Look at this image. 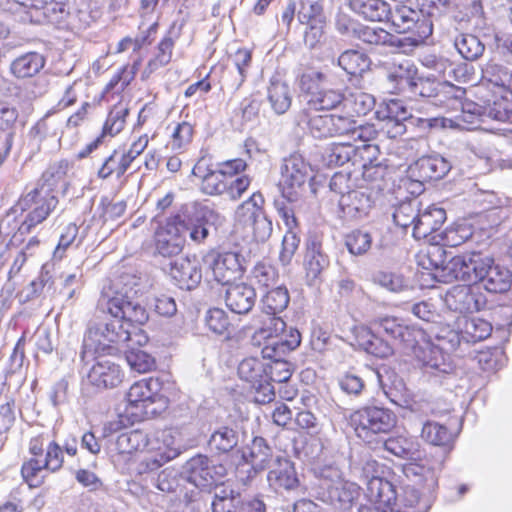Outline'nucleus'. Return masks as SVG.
Returning a JSON list of instances; mask_svg holds the SVG:
<instances>
[{"label":"nucleus","mask_w":512,"mask_h":512,"mask_svg":"<svg viewBox=\"0 0 512 512\" xmlns=\"http://www.w3.org/2000/svg\"><path fill=\"white\" fill-rule=\"evenodd\" d=\"M138 278L122 274L103 287L97 308L108 313L112 319L106 322H91L84 336L83 345L88 351L109 353L125 350L130 368L138 373H147L155 366V360L145 351L136 348L147 343L148 338L138 325L148 320L146 309L136 300L139 293Z\"/></svg>","instance_id":"f257e3e1"},{"label":"nucleus","mask_w":512,"mask_h":512,"mask_svg":"<svg viewBox=\"0 0 512 512\" xmlns=\"http://www.w3.org/2000/svg\"><path fill=\"white\" fill-rule=\"evenodd\" d=\"M434 342L427 338L423 331V336L418 338L414 347V354L417 360L423 365L427 373L432 375L450 374L453 369V363L450 355L444 350H455L460 344V336L457 331L450 330L446 334H439Z\"/></svg>","instance_id":"f03ea898"},{"label":"nucleus","mask_w":512,"mask_h":512,"mask_svg":"<svg viewBox=\"0 0 512 512\" xmlns=\"http://www.w3.org/2000/svg\"><path fill=\"white\" fill-rule=\"evenodd\" d=\"M313 495L338 511L352 509L360 497L361 488L355 482L345 480L336 469H326L313 485Z\"/></svg>","instance_id":"7ed1b4c3"},{"label":"nucleus","mask_w":512,"mask_h":512,"mask_svg":"<svg viewBox=\"0 0 512 512\" xmlns=\"http://www.w3.org/2000/svg\"><path fill=\"white\" fill-rule=\"evenodd\" d=\"M385 22H389L396 33L409 34L400 37L404 53L413 51L432 34V20L426 18L422 11L412 9L403 3L396 4L394 8L390 6L389 16Z\"/></svg>","instance_id":"20e7f679"},{"label":"nucleus","mask_w":512,"mask_h":512,"mask_svg":"<svg viewBox=\"0 0 512 512\" xmlns=\"http://www.w3.org/2000/svg\"><path fill=\"white\" fill-rule=\"evenodd\" d=\"M350 174L335 173L329 182L330 190L340 195L338 200L343 217L354 221L366 215L370 208V199L363 192L355 190Z\"/></svg>","instance_id":"39448f33"},{"label":"nucleus","mask_w":512,"mask_h":512,"mask_svg":"<svg viewBox=\"0 0 512 512\" xmlns=\"http://www.w3.org/2000/svg\"><path fill=\"white\" fill-rule=\"evenodd\" d=\"M350 420L361 438L388 433L397 423L396 415L391 410L378 406L363 407L353 412Z\"/></svg>","instance_id":"423d86ee"},{"label":"nucleus","mask_w":512,"mask_h":512,"mask_svg":"<svg viewBox=\"0 0 512 512\" xmlns=\"http://www.w3.org/2000/svg\"><path fill=\"white\" fill-rule=\"evenodd\" d=\"M309 179H312L311 167L301 155L292 154L283 160L279 187L284 199L298 197Z\"/></svg>","instance_id":"0eeeda50"},{"label":"nucleus","mask_w":512,"mask_h":512,"mask_svg":"<svg viewBox=\"0 0 512 512\" xmlns=\"http://www.w3.org/2000/svg\"><path fill=\"white\" fill-rule=\"evenodd\" d=\"M238 375L256 391V401L267 403L273 400L274 387L269 383L268 363L257 357L243 359L238 365Z\"/></svg>","instance_id":"6e6552de"},{"label":"nucleus","mask_w":512,"mask_h":512,"mask_svg":"<svg viewBox=\"0 0 512 512\" xmlns=\"http://www.w3.org/2000/svg\"><path fill=\"white\" fill-rule=\"evenodd\" d=\"M226 467L209 458L198 454L190 458L183 466L186 480L198 488L212 486L226 475Z\"/></svg>","instance_id":"1a4fd4ad"},{"label":"nucleus","mask_w":512,"mask_h":512,"mask_svg":"<svg viewBox=\"0 0 512 512\" xmlns=\"http://www.w3.org/2000/svg\"><path fill=\"white\" fill-rule=\"evenodd\" d=\"M443 301L449 310L460 314L479 312L487 304L481 287L475 284L452 286L445 293Z\"/></svg>","instance_id":"9d476101"},{"label":"nucleus","mask_w":512,"mask_h":512,"mask_svg":"<svg viewBox=\"0 0 512 512\" xmlns=\"http://www.w3.org/2000/svg\"><path fill=\"white\" fill-rule=\"evenodd\" d=\"M242 258L237 252L211 250L203 256L204 266L212 272L214 279L224 285L241 277Z\"/></svg>","instance_id":"9b49d317"},{"label":"nucleus","mask_w":512,"mask_h":512,"mask_svg":"<svg viewBox=\"0 0 512 512\" xmlns=\"http://www.w3.org/2000/svg\"><path fill=\"white\" fill-rule=\"evenodd\" d=\"M178 433L173 429H165L149 437L148 451L154 455L146 458L148 470H156L165 463L173 460L181 453V446L177 439Z\"/></svg>","instance_id":"f8f14e48"},{"label":"nucleus","mask_w":512,"mask_h":512,"mask_svg":"<svg viewBox=\"0 0 512 512\" xmlns=\"http://www.w3.org/2000/svg\"><path fill=\"white\" fill-rule=\"evenodd\" d=\"M62 464V449L56 442L51 441L46 445L44 459L31 458L23 464L21 473L30 487H38L43 482V477L39 475L43 470L56 472L62 467Z\"/></svg>","instance_id":"ddd939ff"},{"label":"nucleus","mask_w":512,"mask_h":512,"mask_svg":"<svg viewBox=\"0 0 512 512\" xmlns=\"http://www.w3.org/2000/svg\"><path fill=\"white\" fill-rule=\"evenodd\" d=\"M487 255L478 252L453 257L441 272L448 271L451 276L460 281L478 285L485 269Z\"/></svg>","instance_id":"4468645a"},{"label":"nucleus","mask_w":512,"mask_h":512,"mask_svg":"<svg viewBox=\"0 0 512 512\" xmlns=\"http://www.w3.org/2000/svg\"><path fill=\"white\" fill-rule=\"evenodd\" d=\"M377 331L390 337L394 344L403 348L414 347L419 337L423 336V330L408 326L402 320L394 316H383L373 321Z\"/></svg>","instance_id":"2eb2a0df"},{"label":"nucleus","mask_w":512,"mask_h":512,"mask_svg":"<svg viewBox=\"0 0 512 512\" xmlns=\"http://www.w3.org/2000/svg\"><path fill=\"white\" fill-rule=\"evenodd\" d=\"M69 170L70 163L67 160H60L51 164L42 174L43 184L41 186V191L46 187V193H49L57 189L59 186L64 188L65 191L67 188L65 178ZM39 195L40 190L37 187L34 188L19 200L15 206V210L17 211L20 209L21 211H24Z\"/></svg>","instance_id":"dca6fc26"},{"label":"nucleus","mask_w":512,"mask_h":512,"mask_svg":"<svg viewBox=\"0 0 512 512\" xmlns=\"http://www.w3.org/2000/svg\"><path fill=\"white\" fill-rule=\"evenodd\" d=\"M365 495L368 501L375 505V508L372 509L369 506L362 505L359 507L358 512H384L397 498L393 484L378 476H372L367 481Z\"/></svg>","instance_id":"f3484780"},{"label":"nucleus","mask_w":512,"mask_h":512,"mask_svg":"<svg viewBox=\"0 0 512 512\" xmlns=\"http://www.w3.org/2000/svg\"><path fill=\"white\" fill-rule=\"evenodd\" d=\"M161 382L158 378H148L135 382L127 393V401L134 407H142L145 414H155L156 409L149 406L161 400Z\"/></svg>","instance_id":"a211bd4d"},{"label":"nucleus","mask_w":512,"mask_h":512,"mask_svg":"<svg viewBox=\"0 0 512 512\" xmlns=\"http://www.w3.org/2000/svg\"><path fill=\"white\" fill-rule=\"evenodd\" d=\"M439 471L440 465L429 461L410 462L403 466V473L413 486L422 487L428 493L437 487Z\"/></svg>","instance_id":"6ab92c4d"},{"label":"nucleus","mask_w":512,"mask_h":512,"mask_svg":"<svg viewBox=\"0 0 512 512\" xmlns=\"http://www.w3.org/2000/svg\"><path fill=\"white\" fill-rule=\"evenodd\" d=\"M122 378L120 366L106 358L98 359L87 374V381L98 389L116 387Z\"/></svg>","instance_id":"aec40b11"},{"label":"nucleus","mask_w":512,"mask_h":512,"mask_svg":"<svg viewBox=\"0 0 512 512\" xmlns=\"http://www.w3.org/2000/svg\"><path fill=\"white\" fill-rule=\"evenodd\" d=\"M317 208L316 203H309L305 200L298 201V197L293 200L284 199L275 202V209L284 224L310 221L317 212Z\"/></svg>","instance_id":"412c9836"},{"label":"nucleus","mask_w":512,"mask_h":512,"mask_svg":"<svg viewBox=\"0 0 512 512\" xmlns=\"http://www.w3.org/2000/svg\"><path fill=\"white\" fill-rule=\"evenodd\" d=\"M285 327L286 324L281 317L261 311L251 320V328L254 329L253 345L261 346L263 341L279 337Z\"/></svg>","instance_id":"4be33fe9"},{"label":"nucleus","mask_w":512,"mask_h":512,"mask_svg":"<svg viewBox=\"0 0 512 512\" xmlns=\"http://www.w3.org/2000/svg\"><path fill=\"white\" fill-rule=\"evenodd\" d=\"M486 265L479 282L483 287L493 293H503L510 289L512 285V272L501 265L495 264L494 259L486 256Z\"/></svg>","instance_id":"5701e85b"},{"label":"nucleus","mask_w":512,"mask_h":512,"mask_svg":"<svg viewBox=\"0 0 512 512\" xmlns=\"http://www.w3.org/2000/svg\"><path fill=\"white\" fill-rule=\"evenodd\" d=\"M129 114V109L127 105L118 103L113 106L110 110L106 122L103 126L102 135L97 137L94 141L89 143L83 150L78 153L79 158H85L90 153H92L95 149L98 148L99 144L102 142V138L105 135L114 136L121 132L124 128L126 117Z\"/></svg>","instance_id":"b1692460"},{"label":"nucleus","mask_w":512,"mask_h":512,"mask_svg":"<svg viewBox=\"0 0 512 512\" xmlns=\"http://www.w3.org/2000/svg\"><path fill=\"white\" fill-rule=\"evenodd\" d=\"M450 162L440 155L423 156L410 165L412 175L430 181L442 179L451 169Z\"/></svg>","instance_id":"393cba45"},{"label":"nucleus","mask_w":512,"mask_h":512,"mask_svg":"<svg viewBox=\"0 0 512 512\" xmlns=\"http://www.w3.org/2000/svg\"><path fill=\"white\" fill-rule=\"evenodd\" d=\"M256 301V293L252 286L245 283L229 284L225 292L226 306L234 313H248Z\"/></svg>","instance_id":"a878e982"},{"label":"nucleus","mask_w":512,"mask_h":512,"mask_svg":"<svg viewBox=\"0 0 512 512\" xmlns=\"http://www.w3.org/2000/svg\"><path fill=\"white\" fill-rule=\"evenodd\" d=\"M184 242V234L179 226H158L155 231L156 250L164 257L178 255Z\"/></svg>","instance_id":"bb28decb"},{"label":"nucleus","mask_w":512,"mask_h":512,"mask_svg":"<svg viewBox=\"0 0 512 512\" xmlns=\"http://www.w3.org/2000/svg\"><path fill=\"white\" fill-rule=\"evenodd\" d=\"M170 265V275L179 288L191 290L200 283L202 274L196 262L179 258Z\"/></svg>","instance_id":"cd10ccee"},{"label":"nucleus","mask_w":512,"mask_h":512,"mask_svg":"<svg viewBox=\"0 0 512 512\" xmlns=\"http://www.w3.org/2000/svg\"><path fill=\"white\" fill-rule=\"evenodd\" d=\"M481 80L512 94V69L495 57L482 65Z\"/></svg>","instance_id":"c85d7f7f"},{"label":"nucleus","mask_w":512,"mask_h":512,"mask_svg":"<svg viewBox=\"0 0 512 512\" xmlns=\"http://www.w3.org/2000/svg\"><path fill=\"white\" fill-rule=\"evenodd\" d=\"M267 480L274 489L292 490L299 484L294 465L286 458H277L274 461L272 469L267 475Z\"/></svg>","instance_id":"c756f323"},{"label":"nucleus","mask_w":512,"mask_h":512,"mask_svg":"<svg viewBox=\"0 0 512 512\" xmlns=\"http://www.w3.org/2000/svg\"><path fill=\"white\" fill-rule=\"evenodd\" d=\"M45 57L38 52H28L15 58L10 64V72L17 79L32 78L45 66Z\"/></svg>","instance_id":"7c9ffc66"},{"label":"nucleus","mask_w":512,"mask_h":512,"mask_svg":"<svg viewBox=\"0 0 512 512\" xmlns=\"http://www.w3.org/2000/svg\"><path fill=\"white\" fill-rule=\"evenodd\" d=\"M357 37L366 44L387 47L404 53L400 37L381 27L362 26L357 31Z\"/></svg>","instance_id":"2f4dec72"},{"label":"nucleus","mask_w":512,"mask_h":512,"mask_svg":"<svg viewBox=\"0 0 512 512\" xmlns=\"http://www.w3.org/2000/svg\"><path fill=\"white\" fill-rule=\"evenodd\" d=\"M267 99L277 115L286 113L292 104V91L279 77H272L267 87Z\"/></svg>","instance_id":"473e14b6"},{"label":"nucleus","mask_w":512,"mask_h":512,"mask_svg":"<svg viewBox=\"0 0 512 512\" xmlns=\"http://www.w3.org/2000/svg\"><path fill=\"white\" fill-rule=\"evenodd\" d=\"M348 5L356 14L375 22H385L391 6L386 0H349Z\"/></svg>","instance_id":"72a5a7b5"},{"label":"nucleus","mask_w":512,"mask_h":512,"mask_svg":"<svg viewBox=\"0 0 512 512\" xmlns=\"http://www.w3.org/2000/svg\"><path fill=\"white\" fill-rule=\"evenodd\" d=\"M299 123L305 124L310 134L317 139L332 137V114H317L313 110L303 109L298 116Z\"/></svg>","instance_id":"f704fd0d"},{"label":"nucleus","mask_w":512,"mask_h":512,"mask_svg":"<svg viewBox=\"0 0 512 512\" xmlns=\"http://www.w3.org/2000/svg\"><path fill=\"white\" fill-rule=\"evenodd\" d=\"M272 457V450L262 437H255L247 451H243V459L251 464L255 471L266 469Z\"/></svg>","instance_id":"c9c22d12"},{"label":"nucleus","mask_w":512,"mask_h":512,"mask_svg":"<svg viewBox=\"0 0 512 512\" xmlns=\"http://www.w3.org/2000/svg\"><path fill=\"white\" fill-rule=\"evenodd\" d=\"M338 66L351 76H361L370 67V58L362 51L348 49L340 54Z\"/></svg>","instance_id":"e433bc0d"},{"label":"nucleus","mask_w":512,"mask_h":512,"mask_svg":"<svg viewBox=\"0 0 512 512\" xmlns=\"http://www.w3.org/2000/svg\"><path fill=\"white\" fill-rule=\"evenodd\" d=\"M327 265L328 260L321 253L319 246L315 242L308 245L304 266L306 279L309 285H314L319 280L322 271L327 267Z\"/></svg>","instance_id":"4c0bfd02"},{"label":"nucleus","mask_w":512,"mask_h":512,"mask_svg":"<svg viewBox=\"0 0 512 512\" xmlns=\"http://www.w3.org/2000/svg\"><path fill=\"white\" fill-rule=\"evenodd\" d=\"M258 202H263L260 194H253L249 200L241 204L236 211V219L240 224H258L268 221L272 224L264 214L262 207Z\"/></svg>","instance_id":"58836bf2"},{"label":"nucleus","mask_w":512,"mask_h":512,"mask_svg":"<svg viewBox=\"0 0 512 512\" xmlns=\"http://www.w3.org/2000/svg\"><path fill=\"white\" fill-rule=\"evenodd\" d=\"M343 94L335 89H320L314 92L306 101L304 109L318 112L320 110H331L343 103Z\"/></svg>","instance_id":"ea45409f"},{"label":"nucleus","mask_w":512,"mask_h":512,"mask_svg":"<svg viewBox=\"0 0 512 512\" xmlns=\"http://www.w3.org/2000/svg\"><path fill=\"white\" fill-rule=\"evenodd\" d=\"M454 47L461 57L467 61L479 59L485 51V45L480 39L469 33L458 34L454 38Z\"/></svg>","instance_id":"a19ab883"},{"label":"nucleus","mask_w":512,"mask_h":512,"mask_svg":"<svg viewBox=\"0 0 512 512\" xmlns=\"http://www.w3.org/2000/svg\"><path fill=\"white\" fill-rule=\"evenodd\" d=\"M384 449L396 457L413 459L418 456L419 444L414 438L401 435L388 438Z\"/></svg>","instance_id":"79ce46f5"},{"label":"nucleus","mask_w":512,"mask_h":512,"mask_svg":"<svg viewBox=\"0 0 512 512\" xmlns=\"http://www.w3.org/2000/svg\"><path fill=\"white\" fill-rule=\"evenodd\" d=\"M116 450L120 454H131L133 452L148 450L149 437L140 430H132L120 434L116 439Z\"/></svg>","instance_id":"37998d69"},{"label":"nucleus","mask_w":512,"mask_h":512,"mask_svg":"<svg viewBox=\"0 0 512 512\" xmlns=\"http://www.w3.org/2000/svg\"><path fill=\"white\" fill-rule=\"evenodd\" d=\"M362 151L368 153V156L364 155L361 158L365 161L363 164L362 176L364 180L368 182H377L383 180L386 168L380 163H375L379 154V148L377 145L363 144Z\"/></svg>","instance_id":"c03bdc74"},{"label":"nucleus","mask_w":512,"mask_h":512,"mask_svg":"<svg viewBox=\"0 0 512 512\" xmlns=\"http://www.w3.org/2000/svg\"><path fill=\"white\" fill-rule=\"evenodd\" d=\"M417 68L410 60H404L394 64L388 74V79L394 82L395 87L402 91H408L417 75Z\"/></svg>","instance_id":"a18cd8bd"},{"label":"nucleus","mask_w":512,"mask_h":512,"mask_svg":"<svg viewBox=\"0 0 512 512\" xmlns=\"http://www.w3.org/2000/svg\"><path fill=\"white\" fill-rule=\"evenodd\" d=\"M492 325L482 318H465L460 339L463 338L467 342H478L486 339L491 335Z\"/></svg>","instance_id":"49530a36"},{"label":"nucleus","mask_w":512,"mask_h":512,"mask_svg":"<svg viewBox=\"0 0 512 512\" xmlns=\"http://www.w3.org/2000/svg\"><path fill=\"white\" fill-rule=\"evenodd\" d=\"M251 52L246 49H238L232 56L234 71H230L232 79L229 84L230 89L238 90L247 77V71L251 64Z\"/></svg>","instance_id":"de8ad7c7"},{"label":"nucleus","mask_w":512,"mask_h":512,"mask_svg":"<svg viewBox=\"0 0 512 512\" xmlns=\"http://www.w3.org/2000/svg\"><path fill=\"white\" fill-rule=\"evenodd\" d=\"M238 441V433L232 428L223 426L211 434L208 445L212 451L227 453L237 446Z\"/></svg>","instance_id":"09e8293b"},{"label":"nucleus","mask_w":512,"mask_h":512,"mask_svg":"<svg viewBox=\"0 0 512 512\" xmlns=\"http://www.w3.org/2000/svg\"><path fill=\"white\" fill-rule=\"evenodd\" d=\"M289 304L288 290L277 286L269 290L262 298V312L277 315L283 312Z\"/></svg>","instance_id":"8fccbe9b"},{"label":"nucleus","mask_w":512,"mask_h":512,"mask_svg":"<svg viewBox=\"0 0 512 512\" xmlns=\"http://www.w3.org/2000/svg\"><path fill=\"white\" fill-rule=\"evenodd\" d=\"M481 115L479 108L476 106L473 110L463 107L462 111L456 118L448 119L445 117H436L427 119L426 122L430 127H450V128H465L464 123L475 124L476 119Z\"/></svg>","instance_id":"3c124183"},{"label":"nucleus","mask_w":512,"mask_h":512,"mask_svg":"<svg viewBox=\"0 0 512 512\" xmlns=\"http://www.w3.org/2000/svg\"><path fill=\"white\" fill-rule=\"evenodd\" d=\"M204 322L206 328L215 335L228 336L230 334L231 323L223 309H209L205 314Z\"/></svg>","instance_id":"603ef678"},{"label":"nucleus","mask_w":512,"mask_h":512,"mask_svg":"<svg viewBox=\"0 0 512 512\" xmlns=\"http://www.w3.org/2000/svg\"><path fill=\"white\" fill-rule=\"evenodd\" d=\"M375 105L374 97L370 94L358 91L344 97L343 107L355 115H366Z\"/></svg>","instance_id":"864d4df0"},{"label":"nucleus","mask_w":512,"mask_h":512,"mask_svg":"<svg viewBox=\"0 0 512 512\" xmlns=\"http://www.w3.org/2000/svg\"><path fill=\"white\" fill-rule=\"evenodd\" d=\"M402 503V512H428L431 507L430 499L414 486H407L404 489Z\"/></svg>","instance_id":"5fc2aeb1"},{"label":"nucleus","mask_w":512,"mask_h":512,"mask_svg":"<svg viewBox=\"0 0 512 512\" xmlns=\"http://www.w3.org/2000/svg\"><path fill=\"white\" fill-rule=\"evenodd\" d=\"M219 220V214L210 203L194 202L189 205L188 221L196 224H215Z\"/></svg>","instance_id":"6e6d98bb"},{"label":"nucleus","mask_w":512,"mask_h":512,"mask_svg":"<svg viewBox=\"0 0 512 512\" xmlns=\"http://www.w3.org/2000/svg\"><path fill=\"white\" fill-rule=\"evenodd\" d=\"M421 435L424 440L435 446H445L453 440L448 428L436 422L425 423Z\"/></svg>","instance_id":"4d7b16f0"},{"label":"nucleus","mask_w":512,"mask_h":512,"mask_svg":"<svg viewBox=\"0 0 512 512\" xmlns=\"http://www.w3.org/2000/svg\"><path fill=\"white\" fill-rule=\"evenodd\" d=\"M360 151L363 155L362 148L355 147L350 143H333L327 152V160L330 165L342 166L349 162L356 152Z\"/></svg>","instance_id":"13d9d810"},{"label":"nucleus","mask_w":512,"mask_h":512,"mask_svg":"<svg viewBox=\"0 0 512 512\" xmlns=\"http://www.w3.org/2000/svg\"><path fill=\"white\" fill-rule=\"evenodd\" d=\"M373 281L388 291L399 293L410 288V283L401 274L380 271L374 274Z\"/></svg>","instance_id":"bf43d9fd"},{"label":"nucleus","mask_w":512,"mask_h":512,"mask_svg":"<svg viewBox=\"0 0 512 512\" xmlns=\"http://www.w3.org/2000/svg\"><path fill=\"white\" fill-rule=\"evenodd\" d=\"M472 226H443L440 228L441 246L456 247L464 243L472 235Z\"/></svg>","instance_id":"052dcab7"},{"label":"nucleus","mask_w":512,"mask_h":512,"mask_svg":"<svg viewBox=\"0 0 512 512\" xmlns=\"http://www.w3.org/2000/svg\"><path fill=\"white\" fill-rule=\"evenodd\" d=\"M392 220L394 224H421L419 210L413 201H402L393 207Z\"/></svg>","instance_id":"680f3d73"},{"label":"nucleus","mask_w":512,"mask_h":512,"mask_svg":"<svg viewBox=\"0 0 512 512\" xmlns=\"http://www.w3.org/2000/svg\"><path fill=\"white\" fill-rule=\"evenodd\" d=\"M301 23L325 22L323 0H302L298 10Z\"/></svg>","instance_id":"e2e57ef3"},{"label":"nucleus","mask_w":512,"mask_h":512,"mask_svg":"<svg viewBox=\"0 0 512 512\" xmlns=\"http://www.w3.org/2000/svg\"><path fill=\"white\" fill-rule=\"evenodd\" d=\"M277 269L268 261L258 262L252 270V278L262 287H270L277 283Z\"/></svg>","instance_id":"0e129e2a"},{"label":"nucleus","mask_w":512,"mask_h":512,"mask_svg":"<svg viewBox=\"0 0 512 512\" xmlns=\"http://www.w3.org/2000/svg\"><path fill=\"white\" fill-rule=\"evenodd\" d=\"M379 131L389 139H396L406 132L405 121L382 114L379 115Z\"/></svg>","instance_id":"69168bd1"},{"label":"nucleus","mask_w":512,"mask_h":512,"mask_svg":"<svg viewBox=\"0 0 512 512\" xmlns=\"http://www.w3.org/2000/svg\"><path fill=\"white\" fill-rule=\"evenodd\" d=\"M370 245V234L361 229H354L346 236V246L352 254H363L370 248Z\"/></svg>","instance_id":"338daca9"},{"label":"nucleus","mask_w":512,"mask_h":512,"mask_svg":"<svg viewBox=\"0 0 512 512\" xmlns=\"http://www.w3.org/2000/svg\"><path fill=\"white\" fill-rule=\"evenodd\" d=\"M297 227L298 226L291 227L283 237L279 260L284 266L290 264L292 257L299 246L300 237L295 231V228Z\"/></svg>","instance_id":"774afa93"}]
</instances>
